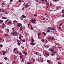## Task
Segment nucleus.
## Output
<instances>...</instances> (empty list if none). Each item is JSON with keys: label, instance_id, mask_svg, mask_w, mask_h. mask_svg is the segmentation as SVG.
<instances>
[{"label": "nucleus", "instance_id": "13", "mask_svg": "<svg viewBox=\"0 0 64 64\" xmlns=\"http://www.w3.org/2000/svg\"><path fill=\"white\" fill-rule=\"evenodd\" d=\"M6 7H9V4H6Z\"/></svg>", "mask_w": 64, "mask_h": 64}, {"label": "nucleus", "instance_id": "50", "mask_svg": "<svg viewBox=\"0 0 64 64\" xmlns=\"http://www.w3.org/2000/svg\"><path fill=\"white\" fill-rule=\"evenodd\" d=\"M58 28H59V29H61V28L59 26L58 27Z\"/></svg>", "mask_w": 64, "mask_h": 64}, {"label": "nucleus", "instance_id": "48", "mask_svg": "<svg viewBox=\"0 0 64 64\" xmlns=\"http://www.w3.org/2000/svg\"><path fill=\"white\" fill-rule=\"evenodd\" d=\"M31 29H32V30H33V27H32H32L31 28Z\"/></svg>", "mask_w": 64, "mask_h": 64}, {"label": "nucleus", "instance_id": "14", "mask_svg": "<svg viewBox=\"0 0 64 64\" xmlns=\"http://www.w3.org/2000/svg\"><path fill=\"white\" fill-rule=\"evenodd\" d=\"M32 23H33V24H36V21H33Z\"/></svg>", "mask_w": 64, "mask_h": 64}, {"label": "nucleus", "instance_id": "23", "mask_svg": "<svg viewBox=\"0 0 64 64\" xmlns=\"http://www.w3.org/2000/svg\"><path fill=\"white\" fill-rule=\"evenodd\" d=\"M26 41V39H24L23 40H22V42H25Z\"/></svg>", "mask_w": 64, "mask_h": 64}, {"label": "nucleus", "instance_id": "54", "mask_svg": "<svg viewBox=\"0 0 64 64\" xmlns=\"http://www.w3.org/2000/svg\"><path fill=\"white\" fill-rule=\"evenodd\" d=\"M8 20H7L6 21H5V23H6V22H7Z\"/></svg>", "mask_w": 64, "mask_h": 64}, {"label": "nucleus", "instance_id": "15", "mask_svg": "<svg viewBox=\"0 0 64 64\" xmlns=\"http://www.w3.org/2000/svg\"><path fill=\"white\" fill-rule=\"evenodd\" d=\"M32 42H34V38H32Z\"/></svg>", "mask_w": 64, "mask_h": 64}, {"label": "nucleus", "instance_id": "43", "mask_svg": "<svg viewBox=\"0 0 64 64\" xmlns=\"http://www.w3.org/2000/svg\"><path fill=\"white\" fill-rule=\"evenodd\" d=\"M46 5H48V6H49L50 4H48V3H46Z\"/></svg>", "mask_w": 64, "mask_h": 64}, {"label": "nucleus", "instance_id": "46", "mask_svg": "<svg viewBox=\"0 0 64 64\" xmlns=\"http://www.w3.org/2000/svg\"><path fill=\"white\" fill-rule=\"evenodd\" d=\"M42 60L41 61V62H43V58H42Z\"/></svg>", "mask_w": 64, "mask_h": 64}, {"label": "nucleus", "instance_id": "24", "mask_svg": "<svg viewBox=\"0 0 64 64\" xmlns=\"http://www.w3.org/2000/svg\"><path fill=\"white\" fill-rule=\"evenodd\" d=\"M50 39H51V37L50 36L48 38V39L50 40Z\"/></svg>", "mask_w": 64, "mask_h": 64}, {"label": "nucleus", "instance_id": "52", "mask_svg": "<svg viewBox=\"0 0 64 64\" xmlns=\"http://www.w3.org/2000/svg\"><path fill=\"white\" fill-rule=\"evenodd\" d=\"M0 46L1 47H3V45H2V44H0Z\"/></svg>", "mask_w": 64, "mask_h": 64}, {"label": "nucleus", "instance_id": "63", "mask_svg": "<svg viewBox=\"0 0 64 64\" xmlns=\"http://www.w3.org/2000/svg\"><path fill=\"white\" fill-rule=\"evenodd\" d=\"M10 2H12L13 1V0H10Z\"/></svg>", "mask_w": 64, "mask_h": 64}, {"label": "nucleus", "instance_id": "20", "mask_svg": "<svg viewBox=\"0 0 64 64\" xmlns=\"http://www.w3.org/2000/svg\"><path fill=\"white\" fill-rule=\"evenodd\" d=\"M4 35H5V36H9V35H8V34H4Z\"/></svg>", "mask_w": 64, "mask_h": 64}, {"label": "nucleus", "instance_id": "17", "mask_svg": "<svg viewBox=\"0 0 64 64\" xmlns=\"http://www.w3.org/2000/svg\"><path fill=\"white\" fill-rule=\"evenodd\" d=\"M34 16H35V17H37V14H34Z\"/></svg>", "mask_w": 64, "mask_h": 64}, {"label": "nucleus", "instance_id": "31", "mask_svg": "<svg viewBox=\"0 0 64 64\" xmlns=\"http://www.w3.org/2000/svg\"><path fill=\"white\" fill-rule=\"evenodd\" d=\"M5 4L4 3H2V5H5Z\"/></svg>", "mask_w": 64, "mask_h": 64}, {"label": "nucleus", "instance_id": "32", "mask_svg": "<svg viewBox=\"0 0 64 64\" xmlns=\"http://www.w3.org/2000/svg\"><path fill=\"white\" fill-rule=\"evenodd\" d=\"M30 21H31V22H33L34 21H33V19H32V20H30Z\"/></svg>", "mask_w": 64, "mask_h": 64}, {"label": "nucleus", "instance_id": "60", "mask_svg": "<svg viewBox=\"0 0 64 64\" xmlns=\"http://www.w3.org/2000/svg\"><path fill=\"white\" fill-rule=\"evenodd\" d=\"M16 58H17V56H16L14 58V59H15Z\"/></svg>", "mask_w": 64, "mask_h": 64}, {"label": "nucleus", "instance_id": "19", "mask_svg": "<svg viewBox=\"0 0 64 64\" xmlns=\"http://www.w3.org/2000/svg\"><path fill=\"white\" fill-rule=\"evenodd\" d=\"M14 51H16V50H17V48H14Z\"/></svg>", "mask_w": 64, "mask_h": 64}, {"label": "nucleus", "instance_id": "39", "mask_svg": "<svg viewBox=\"0 0 64 64\" xmlns=\"http://www.w3.org/2000/svg\"><path fill=\"white\" fill-rule=\"evenodd\" d=\"M18 2H20V3H21V2H22V1L21 0H18Z\"/></svg>", "mask_w": 64, "mask_h": 64}, {"label": "nucleus", "instance_id": "47", "mask_svg": "<svg viewBox=\"0 0 64 64\" xmlns=\"http://www.w3.org/2000/svg\"><path fill=\"white\" fill-rule=\"evenodd\" d=\"M20 55H22V53L20 52Z\"/></svg>", "mask_w": 64, "mask_h": 64}, {"label": "nucleus", "instance_id": "33", "mask_svg": "<svg viewBox=\"0 0 64 64\" xmlns=\"http://www.w3.org/2000/svg\"><path fill=\"white\" fill-rule=\"evenodd\" d=\"M45 54L46 55V56H48V55H49V54H48L45 53Z\"/></svg>", "mask_w": 64, "mask_h": 64}, {"label": "nucleus", "instance_id": "11", "mask_svg": "<svg viewBox=\"0 0 64 64\" xmlns=\"http://www.w3.org/2000/svg\"><path fill=\"white\" fill-rule=\"evenodd\" d=\"M2 19H7V18H6L4 16H3L2 17Z\"/></svg>", "mask_w": 64, "mask_h": 64}, {"label": "nucleus", "instance_id": "55", "mask_svg": "<svg viewBox=\"0 0 64 64\" xmlns=\"http://www.w3.org/2000/svg\"><path fill=\"white\" fill-rule=\"evenodd\" d=\"M47 62H48V63H49V60H47Z\"/></svg>", "mask_w": 64, "mask_h": 64}, {"label": "nucleus", "instance_id": "49", "mask_svg": "<svg viewBox=\"0 0 64 64\" xmlns=\"http://www.w3.org/2000/svg\"><path fill=\"white\" fill-rule=\"evenodd\" d=\"M62 23L60 24L59 25V26H62Z\"/></svg>", "mask_w": 64, "mask_h": 64}, {"label": "nucleus", "instance_id": "38", "mask_svg": "<svg viewBox=\"0 0 64 64\" xmlns=\"http://www.w3.org/2000/svg\"><path fill=\"white\" fill-rule=\"evenodd\" d=\"M30 24H28V27H29V25H30Z\"/></svg>", "mask_w": 64, "mask_h": 64}, {"label": "nucleus", "instance_id": "56", "mask_svg": "<svg viewBox=\"0 0 64 64\" xmlns=\"http://www.w3.org/2000/svg\"><path fill=\"white\" fill-rule=\"evenodd\" d=\"M54 38V37H52V40H53V39Z\"/></svg>", "mask_w": 64, "mask_h": 64}, {"label": "nucleus", "instance_id": "22", "mask_svg": "<svg viewBox=\"0 0 64 64\" xmlns=\"http://www.w3.org/2000/svg\"><path fill=\"white\" fill-rule=\"evenodd\" d=\"M50 31V30H48L47 31V32H49Z\"/></svg>", "mask_w": 64, "mask_h": 64}, {"label": "nucleus", "instance_id": "16", "mask_svg": "<svg viewBox=\"0 0 64 64\" xmlns=\"http://www.w3.org/2000/svg\"><path fill=\"white\" fill-rule=\"evenodd\" d=\"M5 53H6V52L4 51L3 52V55H4L5 54Z\"/></svg>", "mask_w": 64, "mask_h": 64}, {"label": "nucleus", "instance_id": "6", "mask_svg": "<svg viewBox=\"0 0 64 64\" xmlns=\"http://www.w3.org/2000/svg\"><path fill=\"white\" fill-rule=\"evenodd\" d=\"M52 53H53V54H57V51H55L54 52H53Z\"/></svg>", "mask_w": 64, "mask_h": 64}, {"label": "nucleus", "instance_id": "10", "mask_svg": "<svg viewBox=\"0 0 64 64\" xmlns=\"http://www.w3.org/2000/svg\"><path fill=\"white\" fill-rule=\"evenodd\" d=\"M27 64H32V63L31 62H27Z\"/></svg>", "mask_w": 64, "mask_h": 64}, {"label": "nucleus", "instance_id": "2", "mask_svg": "<svg viewBox=\"0 0 64 64\" xmlns=\"http://www.w3.org/2000/svg\"><path fill=\"white\" fill-rule=\"evenodd\" d=\"M12 34L14 36H16V35H17L18 33L17 32H12Z\"/></svg>", "mask_w": 64, "mask_h": 64}, {"label": "nucleus", "instance_id": "4", "mask_svg": "<svg viewBox=\"0 0 64 64\" xmlns=\"http://www.w3.org/2000/svg\"><path fill=\"white\" fill-rule=\"evenodd\" d=\"M22 24H20V23H18V24L17 26L18 27H20V26H22Z\"/></svg>", "mask_w": 64, "mask_h": 64}, {"label": "nucleus", "instance_id": "21", "mask_svg": "<svg viewBox=\"0 0 64 64\" xmlns=\"http://www.w3.org/2000/svg\"><path fill=\"white\" fill-rule=\"evenodd\" d=\"M3 20H0V22L1 23H3Z\"/></svg>", "mask_w": 64, "mask_h": 64}, {"label": "nucleus", "instance_id": "44", "mask_svg": "<svg viewBox=\"0 0 64 64\" xmlns=\"http://www.w3.org/2000/svg\"><path fill=\"white\" fill-rule=\"evenodd\" d=\"M16 54H19V51L17 50V51Z\"/></svg>", "mask_w": 64, "mask_h": 64}, {"label": "nucleus", "instance_id": "30", "mask_svg": "<svg viewBox=\"0 0 64 64\" xmlns=\"http://www.w3.org/2000/svg\"><path fill=\"white\" fill-rule=\"evenodd\" d=\"M25 7L26 8H27L28 7V5H27V4H26L25 5Z\"/></svg>", "mask_w": 64, "mask_h": 64}, {"label": "nucleus", "instance_id": "12", "mask_svg": "<svg viewBox=\"0 0 64 64\" xmlns=\"http://www.w3.org/2000/svg\"><path fill=\"white\" fill-rule=\"evenodd\" d=\"M40 34H41V33H40V32L38 33V37H39V35H40Z\"/></svg>", "mask_w": 64, "mask_h": 64}, {"label": "nucleus", "instance_id": "37", "mask_svg": "<svg viewBox=\"0 0 64 64\" xmlns=\"http://www.w3.org/2000/svg\"><path fill=\"white\" fill-rule=\"evenodd\" d=\"M8 24H11V23H12V22H8Z\"/></svg>", "mask_w": 64, "mask_h": 64}, {"label": "nucleus", "instance_id": "29", "mask_svg": "<svg viewBox=\"0 0 64 64\" xmlns=\"http://www.w3.org/2000/svg\"><path fill=\"white\" fill-rule=\"evenodd\" d=\"M5 13L6 14H8V12H6Z\"/></svg>", "mask_w": 64, "mask_h": 64}, {"label": "nucleus", "instance_id": "62", "mask_svg": "<svg viewBox=\"0 0 64 64\" xmlns=\"http://www.w3.org/2000/svg\"><path fill=\"white\" fill-rule=\"evenodd\" d=\"M42 2H45L44 0H42Z\"/></svg>", "mask_w": 64, "mask_h": 64}, {"label": "nucleus", "instance_id": "64", "mask_svg": "<svg viewBox=\"0 0 64 64\" xmlns=\"http://www.w3.org/2000/svg\"><path fill=\"white\" fill-rule=\"evenodd\" d=\"M62 15L63 17H64V14H62Z\"/></svg>", "mask_w": 64, "mask_h": 64}, {"label": "nucleus", "instance_id": "9", "mask_svg": "<svg viewBox=\"0 0 64 64\" xmlns=\"http://www.w3.org/2000/svg\"><path fill=\"white\" fill-rule=\"evenodd\" d=\"M23 26H21L20 27V31H22V29H23Z\"/></svg>", "mask_w": 64, "mask_h": 64}, {"label": "nucleus", "instance_id": "42", "mask_svg": "<svg viewBox=\"0 0 64 64\" xmlns=\"http://www.w3.org/2000/svg\"><path fill=\"white\" fill-rule=\"evenodd\" d=\"M17 22V21L16 20H15L13 21V22L14 23V22Z\"/></svg>", "mask_w": 64, "mask_h": 64}, {"label": "nucleus", "instance_id": "41", "mask_svg": "<svg viewBox=\"0 0 64 64\" xmlns=\"http://www.w3.org/2000/svg\"><path fill=\"white\" fill-rule=\"evenodd\" d=\"M62 13H64V10H62Z\"/></svg>", "mask_w": 64, "mask_h": 64}, {"label": "nucleus", "instance_id": "26", "mask_svg": "<svg viewBox=\"0 0 64 64\" xmlns=\"http://www.w3.org/2000/svg\"><path fill=\"white\" fill-rule=\"evenodd\" d=\"M32 60L34 62L35 61V59L34 58H32Z\"/></svg>", "mask_w": 64, "mask_h": 64}, {"label": "nucleus", "instance_id": "58", "mask_svg": "<svg viewBox=\"0 0 64 64\" xmlns=\"http://www.w3.org/2000/svg\"><path fill=\"white\" fill-rule=\"evenodd\" d=\"M46 47H47V48H48V45H47L46 46Z\"/></svg>", "mask_w": 64, "mask_h": 64}, {"label": "nucleus", "instance_id": "8", "mask_svg": "<svg viewBox=\"0 0 64 64\" xmlns=\"http://www.w3.org/2000/svg\"><path fill=\"white\" fill-rule=\"evenodd\" d=\"M56 48V46H53L52 48V50H53V51H54V49H55V48Z\"/></svg>", "mask_w": 64, "mask_h": 64}, {"label": "nucleus", "instance_id": "3", "mask_svg": "<svg viewBox=\"0 0 64 64\" xmlns=\"http://www.w3.org/2000/svg\"><path fill=\"white\" fill-rule=\"evenodd\" d=\"M48 50L49 51H51L52 52H54L52 48H49Z\"/></svg>", "mask_w": 64, "mask_h": 64}, {"label": "nucleus", "instance_id": "28", "mask_svg": "<svg viewBox=\"0 0 64 64\" xmlns=\"http://www.w3.org/2000/svg\"><path fill=\"white\" fill-rule=\"evenodd\" d=\"M4 59L5 60H7L8 59V58H7L6 57L4 58Z\"/></svg>", "mask_w": 64, "mask_h": 64}, {"label": "nucleus", "instance_id": "7", "mask_svg": "<svg viewBox=\"0 0 64 64\" xmlns=\"http://www.w3.org/2000/svg\"><path fill=\"white\" fill-rule=\"evenodd\" d=\"M22 17L23 18H26V16L23 15L22 16Z\"/></svg>", "mask_w": 64, "mask_h": 64}, {"label": "nucleus", "instance_id": "36", "mask_svg": "<svg viewBox=\"0 0 64 64\" xmlns=\"http://www.w3.org/2000/svg\"><path fill=\"white\" fill-rule=\"evenodd\" d=\"M44 39L42 38V42H44V40H43Z\"/></svg>", "mask_w": 64, "mask_h": 64}, {"label": "nucleus", "instance_id": "18", "mask_svg": "<svg viewBox=\"0 0 64 64\" xmlns=\"http://www.w3.org/2000/svg\"><path fill=\"white\" fill-rule=\"evenodd\" d=\"M17 42H20H20H21V41H20V40H17L16 41Z\"/></svg>", "mask_w": 64, "mask_h": 64}, {"label": "nucleus", "instance_id": "45", "mask_svg": "<svg viewBox=\"0 0 64 64\" xmlns=\"http://www.w3.org/2000/svg\"><path fill=\"white\" fill-rule=\"evenodd\" d=\"M50 6H52V5H53V4H52V3H50Z\"/></svg>", "mask_w": 64, "mask_h": 64}, {"label": "nucleus", "instance_id": "35", "mask_svg": "<svg viewBox=\"0 0 64 64\" xmlns=\"http://www.w3.org/2000/svg\"><path fill=\"white\" fill-rule=\"evenodd\" d=\"M24 55H27V53H26L25 52H24Z\"/></svg>", "mask_w": 64, "mask_h": 64}, {"label": "nucleus", "instance_id": "61", "mask_svg": "<svg viewBox=\"0 0 64 64\" xmlns=\"http://www.w3.org/2000/svg\"><path fill=\"white\" fill-rule=\"evenodd\" d=\"M6 30H7V31H9V30L8 28H7L6 29Z\"/></svg>", "mask_w": 64, "mask_h": 64}, {"label": "nucleus", "instance_id": "5", "mask_svg": "<svg viewBox=\"0 0 64 64\" xmlns=\"http://www.w3.org/2000/svg\"><path fill=\"white\" fill-rule=\"evenodd\" d=\"M30 44V45H32V46H34L35 45V43L33 42H31Z\"/></svg>", "mask_w": 64, "mask_h": 64}, {"label": "nucleus", "instance_id": "53", "mask_svg": "<svg viewBox=\"0 0 64 64\" xmlns=\"http://www.w3.org/2000/svg\"><path fill=\"white\" fill-rule=\"evenodd\" d=\"M36 2H38V0H35Z\"/></svg>", "mask_w": 64, "mask_h": 64}, {"label": "nucleus", "instance_id": "1", "mask_svg": "<svg viewBox=\"0 0 64 64\" xmlns=\"http://www.w3.org/2000/svg\"><path fill=\"white\" fill-rule=\"evenodd\" d=\"M48 28L49 29H50V30H52V31L55 30H56V29L54 28H53L52 27H49Z\"/></svg>", "mask_w": 64, "mask_h": 64}, {"label": "nucleus", "instance_id": "27", "mask_svg": "<svg viewBox=\"0 0 64 64\" xmlns=\"http://www.w3.org/2000/svg\"><path fill=\"white\" fill-rule=\"evenodd\" d=\"M18 45H20V43L19 42H18Z\"/></svg>", "mask_w": 64, "mask_h": 64}, {"label": "nucleus", "instance_id": "34", "mask_svg": "<svg viewBox=\"0 0 64 64\" xmlns=\"http://www.w3.org/2000/svg\"><path fill=\"white\" fill-rule=\"evenodd\" d=\"M53 1H54V2H57V0H53Z\"/></svg>", "mask_w": 64, "mask_h": 64}, {"label": "nucleus", "instance_id": "59", "mask_svg": "<svg viewBox=\"0 0 64 64\" xmlns=\"http://www.w3.org/2000/svg\"><path fill=\"white\" fill-rule=\"evenodd\" d=\"M12 30L13 31H14V28H12Z\"/></svg>", "mask_w": 64, "mask_h": 64}, {"label": "nucleus", "instance_id": "25", "mask_svg": "<svg viewBox=\"0 0 64 64\" xmlns=\"http://www.w3.org/2000/svg\"><path fill=\"white\" fill-rule=\"evenodd\" d=\"M43 34H44V35H45V36H46V33H45L44 32H43Z\"/></svg>", "mask_w": 64, "mask_h": 64}, {"label": "nucleus", "instance_id": "51", "mask_svg": "<svg viewBox=\"0 0 64 64\" xmlns=\"http://www.w3.org/2000/svg\"><path fill=\"white\" fill-rule=\"evenodd\" d=\"M5 24L4 23H3L2 24V26H4Z\"/></svg>", "mask_w": 64, "mask_h": 64}, {"label": "nucleus", "instance_id": "40", "mask_svg": "<svg viewBox=\"0 0 64 64\" xmlns=\"http://www.w3.org/2000/svg\"><path fill=\"white\" fill-rule=\"evenodd\" d=\"M22 57H23V55H20V58H22Z\"/></svg>", "mask_w": 64, "mask_h": 64}, {"label": "nucleus", "instance_id": "57", "mask_svg": "<svg viewBox=\"0 0 64 64\" xmlns=\"http://www.w3.org/2000/svg\"><path fill=\"white\" fill-rule=\"evenodd\" d=\"M52 56H54V54H52Z\"/></svg>", "mask_w": 64, "mask_h": 64}]
</instances>
